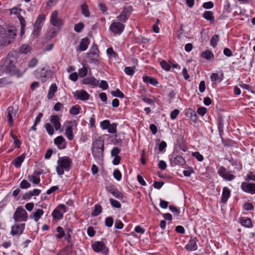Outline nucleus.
<instances>
[{
  "mask_svg": "<svg viewBox=\"0 0 255 255\" xmlns=\"http://www.w3.org/2000/svg\"><path fill=\"white\" fill-rule=\"evenodd\" d=\"M17 53L15 52H10L1 65L0 70L3 72L11 75L21 76L27 70L26 65L25 63L21 64L19 69H17L15 64L17 61Z\"/></svg>",
  "mask_w": 255,
  "mask_h": 255,
  "instance_id": "f257e3e1",
  "label": "nucleus"
},
{
  "mask_svg": "<svg viewBox=\"0 0 255 255\" xmlns=\"http://www.w3.org/2000/svg\"><path fill=\"white\" fill-rule=\"evenodd\" d=\"M104 140L101 137H99L93 142L92 153L95 159L98 161H102L104 156Z\"/></svg>",
  "mask_w": 255,
  "mask_h": 255,
  "instance_id": "f03ea898",
  "label": "nucleus"
},
{
  "mask_svg": "<svg viewBox=\"0 0 255 255\" xmlns=\"http://www.w3.org/2000/svg\"><path fill=\"white\" fill-rule=\"evenodd\" d=\"M16 35V30L14 27L8 28L7 30L0 27V43L7 45L13 41Z\"/></svg>",
  "mask_w": 255,
  "mask_h": 255,
  "instance_id": "7ed1b4c3",
  "label": "nucleus"
},
{
  "mask_svg": "<svg viewBox=\"0 0 255 255\" xmlns=\"http://www.w3.org/2000/svg\"><path fill=\"white\" fill-rule=\"evenodd\" d=\"M28 214L22 206L17 207L15 211L13 219L15 221L25 222L27 220Z\"/></svg>",
  "mask_w": 255,
  "mask_h": 255,
  "instance_id": "20e7f679",
  "label": "nucleus"
},
{
  "mask_svg": "<svg viewBox=\"0 0 255 255\" xmlns=\"http://www.w3.org/2000/svg\"><path fill=\"white\" fill-rule=\"evenodd\" d=\"M58 14V10L53 11L50 15V22L53 26L57 27L60 29L64 24V19L59 17Z\"/></svg>",
  "mask_w": 255,
  "mask_h": 255,
  "instance_id": "39448f33",
  "label": "nucleus"
},
{
  "mask_svg": "<svg viewBox=\"0 0 255 255\" xmlns=\"http://www.w3.org/2000/svg\"><path fill=\"white\" fill-rule=\"evenodd\" d=\"M217 173L220 176L226 181H232L236 177V176L232 173V171H228L223 166H221L219 167Z\"/></svg>",
  "mask_w": 255,
  "mask_h": 255,
  "instance_id": "423d86ee",
  "label": "nucleus"
},
{
  "mask_svg": "<svg viewBox=\"0 0 255 255\" xmlns=\"http://www.w3.org/2000/svg\"><path fill=\"white\" fill-rule=\"evenodd\" d=\"M132 11V7L130 5L125 7L119 15L117 17V19L123 23L127 22Z\"/></svg>",
  "mask_w": 255,
  "mask_h": 255,
  "instance_id": "0eeeda50",
  "label": "nucleus"
},
{
  "mask_svg": "<svg viewBox=\"0 0 255 255\" xmlns=\"http://www.w3.org/2000/svg\"><path fill=\"white\" fill-rule=\"evenodd\" d=\"M16 110L13 107H8L5 113V117L10 127L13 126L14 119L16 115Z\"/></svg>",
  "mask_w": 255,
  "mask_h": 255,
  "instance_id": "6e6552de",
  "label": "nucleus"
},
{
  "mask_svg": "<svg viewBox=\"0 0 255 255\" xmlns=\"http://www.w3.org/2000/svg\"><path fill=\"white\" fill-rule=\"evenodd\" d=\"M99 57V51L98 47L93 45L87 53V58L96 64H99L98 58Z\"/></svg>",
  "mask_w": 255,
  "mask_h": 255,
  "instance_id": "1a4fd4ad",
  "label": "nucleus"
},
{
  "mask_svg": "<svg viewBox=\"0 0 255 255\" xmlns=\"http://www.w3.org/2000/svg\"><path fill=\"white\" fill-rule=\"evenodd\" d=\"M57 164L58 165L64 168L66 171H68L70 169L72 161L69 157L63 156L59 158Z\"/></svg>",
  "mask_w": 255,
  "mask_h": 255,
  "instance_id": "9d476101",
  "label": "nucleus"
},
{
  "mask_svg": "<svg viewBox=\"0 0 255 255\" xmlns=\"http://www.w3.org/2000/svg\"><path fill=\"white\" fill-rule=\"evenodd\" d=\"M92 249L97 253L102 252L105 255L109 254V249L102 242H96L92 245Z\"/></svg>",
  "mask_w": 255,
  "mask_h": 255,
  "instance_id": "9b49d317",
  "label": "nucleus"
},
{
  "mask_svg": "<svg viewBox=\"0 0 255 255\" xmlns=\"http://www.w3.org/2000/svg\"><path fill=\"white\" fill-rule=\"evenodd\" d=\"M125 25L121 22L114 21L112 23L110 26V29L114 34L120 35L124 31Z\"/></svg>",
  "mask_w": 255,
  "mask_h": 255,
  "instance_id": "f8f14e48",
  "label": "nucleus"
},
{
  "mask_svg": "<svg viewBox=\"0 0 255 255\" xmlns=\"http://www.w3.org/2000/svg\"><path fill=\"white\" fill-rule=\"evenodd\" d=\"M249 182H243L242 183L241 188L246 192L251 194H255V183H248Z\"/></svg>",
  "mask_w": 255,
  "mask_h": 255,
  "instance_id": "ddd939ff",
  "label": "nucleus"
},
{
  "mask_svg": "<svg viewBox=\"0 0 255 255\" xmlns=\"http://www.w3.org/2000/svg\"><path fill=\"white\" fill-rule=\"evenodd\" d=\"M108 192L112 194L115 197L119 199H123L124 197L123 194L117 189L114 187L113 185H109L106 187Z\"/></svg>",
  "mask_w": 255,
  "mask_h": 255,
  "instance_id": "4468645a",
  "label": "nucleus"
},
{
  "mask_svg": "<svg viewBox=\"0 0 255 255\" xmlns=\"http://www.w3.org/2000/svg\"><path fill=\"white\" fill-rule=\"evenodd\" d=\"M197 239L196 237L191 238L188 244L186 245L185 248L188 252L195 251L197 250Z\"/></svg>",
  "mask_w": 255,
  "mask_h": 255,
  "instance_id": "2eb2a0df",
  "label": "nucleus"
},
{
  "mask_svg": "<svg viewBox=\"0 0 255 255\" xmlns=\"http://www.w3.org/2000/svg\"><path fill=\"white\" fill-rule=\"evenodd\" d=\"M74 97L76 99L82 101L87 100L89 99V95L85 90L76 91L74 94Z\"/></svg>",
  "mask_w": 255,
  "mask_h": 255,
  "instance_id": "dca6fc26",
  "label": "nucleus"
},
{
  "mask_svg": "<svg viewBox=\"0 0 255 255\" xmlns=\"http://www.w3.org/2000/svg\"><path fill=\"white\" fill-rule=\"evenodd\" d=\"M25 227V224H22L20 225L15 224L11 227V234L13 236L16 235H20L23 231Z\"/></svg>",
  "mask_w": 255,
  "mask_h": 255,
  "instance_id": "f3484780",
  "label": "nucleus"
},
{
  "mask_svg": "<svg viewBox=\"0 0 255 255\" xmlns=\"http://www.w3.org/2000/svg\"><path fill=\"white\" fill-rule=\"evenodd\" d=\"M54 143L60 149H63L66 147V141L62 136H58L54 139Z\"/></svg>",
  "mask_w": 255,
  "mask_h": 255,
  "instance_id": "a211bd4d",
  "label": "nucleus"
},
{
  "mask_svg": "<svg viewBox=\"0 0 255 255\" xmlns=\"http://www.w3.org/2000/svg\"><path fill=\"white\" fill-rule=\"evenodd\" d=\"M50 123L54 126L56 130H60L61 125L60 123V118L57 115H51L50 117Z\"/></svg>",
  "mask_w": 255,
  "mask_h": 255,
  "instance_id": "6ab92c4d",
  "label": "nucleus"
},
{
  "mask_svg": "<svg viewBox=\"0 0 255 255\" xmlns=\"http://www.w3.org/2000/svg\"><path fill=\"white\" fill-rule=\"evenodd\" d=\"M44 211L40 209H36L34 212H33L29 216V218L33 219L35 222H37L41 217L43 215Z\"/></svg>",
  "mask_w": 255,
  "mask_h": 255,
  "instance_id": "aec40b11",
  "label": "nucleus"
},
{
  "mask_svg": "<svg viewBox=\"0 0 255 255\" xmlns=\"http://www.w3.org/2000/svg\"><path fill=\"white\" fill-rule=\"evenodd\" d=\"M83 83L96 87L99 85V82L94 77H90L84 78L83 80Z\"/></svg>",
  "mask_w": 255,
  "mask_h": 255,
  "instance_id": "412c9836",
  "label": "nucleus"
},
{
  "mask_svg": "<svg viewBox=\"0 0 255 255\" xmlns=\"http://www.w3.org/2000/svg\"><path fill=\"white\" fill-rule=\"evenodd\" d=\"M89 43L90 41L88 38L87 37L82 38L80 42L79 46L78 48L77 49V50H79L80 51H85L87 49Z\"/></svg>",
  "mask_w": 255,
  "mask_h": 255,
  "instance_id": "4be33fe9",
  "label": "nucleus"
},
{
  "mask_svg": "<svg viewBox=\"0 0 255 255\" xmlns=\"http://www.w3.org/2000/svg\"><path fill=\"white\" fill-rule=\"evenodd\" d=\"M230 190L227 187H224L223 189L221 202L223 203H226L228 199L230 196Z\"/></svg>",
  "mask_w": 255,
  "mask_h": 255,
  "instance_id": "5701e85b",
  "label": "nucleus"
},
{
  "mask_svg": "<svg viewBox=\"0 0 255 255\" xmlns=\"http://www.w3.org/2000/svg\"><path fill=\"white\" fill-rule=\"evenodd\" d=\"M201 56L208 61H213L214 59V55L209 50H206L202 52Z\"/></svg>",
  "mask_w": 255,
  "mask_h": 255,
  "instance_id": "b1692460",
  "label": "nucleus"
},
{
  "mask_svg": "<svg viewBox=\"0 0 255 255\" xmlns=\"http://www.w3.org/2000/svg\"><path fill=\"white\" fill-rule=\"evenodd\" d=\"M224 78V74L223 73H214L211 75V81L213 82H220L222 81Z\"/></svg>",
  "mask_w": 255,
  "mask_h": 255,
  "instance_id": "393cba45",
  "label": "nucleus"
},
{
  "mask_svg": "<svg viewBox=\"0 0 255 255\" xmlns=\"http://www.w3.org/2000/svg\"><path fill=\"white\" fill-rule=\"evenodd\" d=\"M186 116L189 117L190 120L195 123L197 122V115L196 112L192 109H189L186 112Z\"/></svg>",
  "mask_w": 255,
  "mask_h": 255,
  "instance_id": "a878e982",
  "label": "nucleus"
},
{
  "mask_svg": "<svg viewBox=\"0 0 255 255\" xmlns=\"http://www.w3.org/2000/svg\"><path fill=\"white\" fill-rule=\"evenodd\" d=\"M183 166L185 164V159L180 155H178L174 157L173 160L171 162V165Z\"/></svg>",
  "mask_w": 255,
  "mask_h": 255,
  "instance_id": "bb28decb",
  "label": "nucleus"
},
{
  "mask_svg": "<svg viewBox=\"0 0 255 255\" xmlns=\"http://www.w3.org/2000/svg\"><path fill=\"white\" fill-rule=\"evenodd\" d=\"M57 90V87L55 83H53L50 87L49 90L47 94V98L51 99L54 97L55 93Z\"/></svg>",
  "mask_w": 255,
  "mask_h": 255,
  "instance_id": "cd10ccee",
  "label": "nucleus"
},
{
  "mask_svg": "<svg viewBox=\"0 0 255 255\" xmlns=\"http://www.w3.org/2000/svg\"><path fill=\"white\" fill-rule=\"evenodd\" d=\"M241 225L246 228H251L253 226L252 222L250 218L243 217L241 218Z\"/></svg>",
  "mask_w": 255,
  "mask_h": 255,
  "instance_id": "c85d7f7f",
  "label": "nucleus"
},
{
  "mask_svg": "<svg viewBox=\"0 0 255 255\" xmlns=\"http://www.w3.org/2000/svg\"><path fill=\"white\" fill-rule=\"evenodd\" d=\"M143 81L146 83H149L151 85L155 86L158 84L157 80L153 78L148 76H143Z\"/></svg>",
  "mask_w": 255,
  "mask_h": 255,
  "instance_id": "c756f323",
  "label": "nucleus"
},
{
  "mask_svg": "<svg viewBox=\"0 0 255 255\" xmlns=\"http://www.w3.org/2000/svg\"><path fill=\"white\" fill-rule=\"evenodd\" d=\"M25 154H22L21 155L18 156L13 161V164L15 167L19 168L20 167L21 163L23 161L25 158Z\"/></svg>",
  "mask_w": 255,
  "mask_h": 255,
  "instance_id": "7c9ffc66",
  "label": "nucleus"
},
{
  "mask_svg": "<svg viewBox=\"0 0 255 255\" xmlns=\"http://www.w3.org/2000/svg\"><path fill=\"white\" fill-rule=\"evenodd\" d=\"M65 135L67 138L72 140L74 138V135L73 133V127L72 126H67L65 130Z\"/></svg>",
  "mask_w": 255,
  "mask_h": 255,
  "instance_id": "2f4dec72",
  "label": "nucleus"
},
{
  "mask_svg": "<svg viewBox=\"0 0 255 255\" xmlns=\"http://www.w3.org/2000/svg\"><path fill=\"white\" fill-rule=\"evenodd\" d=\"M47 73V71H45L43 69H41L40 71V74L38 77V79L40 80L43 83L46 82L48 79Z\"/></svg>",
  "mask_w": 255,
  "mask_h": 255,
  "instance_id": "473e14b6",
  "label": "nucleus"
},
{
  "mask_svg": "<svg viewBox=\"0 0 255 255\" xmlns=\"http://www.w3.org/2000/svg\"><path fill=\"white\" fill-rule=\"evenodd\" d=\"M203 17L207 20L211 21L214 20V17L213 16V13L211 11H205L203 14Z\"/></svg>",
  "mask_w": 255,
  "mask_h": 255,
  "instance_id": "72a5a7b5",
  "label": "nucleus"
},
{
  "mask_svg": "<svg viewBox=\"0 0 255 255\" xmlns=\"http://www.w3.org/2000/svg\"><path fill=\"white\" fill-rule=\"evenodd\" d=\"M102 206L100 205L96 204L94 211L91 213V216L93 217L98 216L102 212Z\"/></svg>",
  "mask_w": 255,
  "mask_h": 255,
  "instance_id": "f704fd0d",
  "label": "nucleus"
},
{
  "mask_svg": "<svg viewBox=\"0 0 255 255\" xmlns=\"http://www.w3.org/2000/svg\"><path fill=\"white\" fill-rule=\"evenodd\" d=\"M54 219L61 220L63 218V214L57 209H54L52 213Z\"/></svg>",
  "mask_w": 255,
  "mask_h": 255,
  "instance_id": "c9c22d12",
  "label": "nucleus"
},
{
  "mask_svg": "<svg viewBox=\"0 0 255 255\" xmlns=\"http://www.w3.org/2000/svg\"><path fill=\"white\" fill-rule=\"evenodd\" d=\"M219 39V36L218 34L214 35L210 40V45L215 47L217 46V43Z\"/></svg>",
  "mask_w": 255,
  "mask_h": 255,
  "instance_id": "e433bc0d",
  "label": "nucleus"
},
{
  "mask_svg": "<svg viewBox=\"0 0 255 255\" xmlns=\"http://www.w3.org/2000/svg\"><path fill=\"white\" fill-rule=\"evenodd\" d=\"M30 51V47L29 46L27 45H21L19 49V52L20 53L27 54Z\"/></svg>",
  "mask_w": 255,
  "mask_h": 255,
  "instance_id": "4c0bfd02",
  "label": "nucleus"
},
{
  "mask_svg": "<svg viewBox=\"0 0 255 255\" xmlns=\"http://www.w3.org/2000/svg\"><path fill=\"white\" fill-rule=\"evenodd\" d=\"M56 231L58 233V234L56 235L57 239H60L65 236V232L62 227L58 226L56 228Z\"/></svg>",
  "mask_w": 255,
  "mask_h": 255,
  "instance_id": "58836bf2",
  "label": "nucleus"
},
{
  "mask_svg": "<svg viewBox=\"0 0 255 255\" xmlns=\"http://www.w3.org/2000/svg\"><path fill=\"white\" fill-rule=\"evenodd\" d=\"M18 19L21 24V34L22 35L24 33V29L26 26V22L24 18L21 15L18 16Z\"/></svg>",
  "mask_w": 255,
  "mask_h": 255,
  "instance_id": "ea45409f",
  "label": "nucleus"
},
{
  "mask_svg": "<svg viewBox=\"0 0 255 255\" xmlns=\"http://www.w3.org/2000/svg\"><path fill=\"white\" fill-rule=\"evenodd\" d=\"M28 179L35 184H39L40 182V178L35 176V175H28Z\"/></svg>",
  "mask_w": 255,
  "mask_h": 255,
  "instance_id": "a19ab883",
  "label": "nucleus"
},
{
  "mask_svg": "<svg viewBox=\"0 0 255 255\" xmlns=\"http://www.w3.org/2000/svg\"><path fill=\"white\" fill-rule=\"evenodd\" d=\"M81 10L82 14H84L86 17H88L90 15L88 7L85 3L82 4Z\"/></svg>",
  "mask_w": 255,
  "mask_h": 255,
  "instance_id": "79ce46f5",
  "label": "nucleus"
},
{
  "mask_svg": "<svg viewBox=\"0 0 255 255\" xmlns=\"http://www.w3.org/2000/svg\"><path fill=\"white\" fill-rule=\"evenodd\" d=\"M245 181L246 182H249L250 181H255V174L252 171L249 172L245 178Z\"/></svg>",
  "mask_w": 255,
  "mask_h": 255,
  "instance_id": "37998d69",
  "label": "nucleus"
},
{
  "mask_svg": "<svg viewBox=\"0 0 255 255\" xmlns=\"http://www.w3.org/2000/svg\"><path fill=\"white\" fill-rule=\"evenodd\" d=\"M79 110L80 107L79 106H72L69 110V113L72 115H77L80 113Z\"/></svg>",
  "mask_w": 255,
  "mask_h": 255,
  "instance_id": "c03bdc74",
  "label": "nucleus"
},
{
  "mask_svg": "<svg viewBox=\"0 0 255 255\" xmlns=\"http://www.w3.org/2000/svg\"><path fill=\"white\" fill-rule=\"evenodd\" d=\"M111 93L114 97L120 98H123L124 97V94L119 89H117L116 91H111Z\"/></svg>",
  "mask_w": 255,
  "mask_h": 255,
  "instance_id": "a18cd8bd",
  "label": "nucleus"
},
{
  "mask_svg": "<svg viewBox=\"0 0 255 255\" xmlns=\"http://www.w3.org/2000/svg\"><path fill=\"white\" fill-rule=\"evenodd\" d=\"M42 24L37 23L36 22H35L34 24V30L33 31V33L34 34H38V32L40 30L41 27H42Z\"/></svg>",
  "mask_w": 255,
  "mask_h": 255,
  "instance_id": "49530a36",
  "label": "nucleus"
},
{
  "mask_svg": "<svg viewBox=\"0 0 255 255\" xmlns=\"http://www.w3.org/2000/svg\"><path fill=\"white\" fill-rule=\"evenodd\" d=\"M117 124L116 123L110 124V126L107 129L108 132L111 133H115L117 132Z\"/></svg>",
  "mask_w": 255,
  "mask_h": 255,
  "instance_id": "de8ad7c7",
  "label": "nucleus"
},
{
  "mask_svg": "<svg viewBox=\"0 0 255 255\" xmlns=\"http://www.w3.org/2000/svg\"><path fill=\"white\" fill-rule=\"evenodd\" d=\"M45 128L49 135H52L54 134V130L51 124L49 123H46L45 125Z\"/></svg>",
  "mask_w": 255,
  "mask_h": 255,
  "instance_id": "09e8293b",
  "label": "nucleus"
},
{
  "mask_svg": "<svg viewBox=\"0 0 255 255\" xmlns=\"http://www.w3.org/2000/svg\"><path fill=\"white\" fill-rule=\"evenodd\" d=\"M110 202L112 207L114 208H120L121 207V203L118 201L113 198H111L110 199Z\"/></svg>",
  "mask_w": 255,
  "mask_h": 255,
  "instance_id": "8fccbe9b",
  "label": "nucleus"
},
{
  "mask_svg": "<svg viewBox=\"0 0 255 255\" xmlns=\"http://www.w3.org/2000/svg\"><path fill=\"white\" fill-rule=\"evenodd\" d=\"M114 223L113 218L112 217H108L105 219V224L107 227H111Z\"/></svg>",
  "mask_w": 255,
  "mask_h": 255,
  "instance_id": "3c124183",
  "label": "nucleus"
},
{
  "mask_svg": "<svg viewBox=\"0 0 255 255\" xmlns=\"http://www.w3.org/2000/svg\"><path fill=\"white\" fill-rule=\"evenodd\" d=\"M71 249H69L68 247L65 248L63 250L61 251L58 255H70L71 254Z\"/></svg>",
  "mask_w": 255,
  "mask_h": 255,
  "instance_id": "603ef678",
  "label": "nucleus"
},
{
  "mask_svg": "<svg viewBox=\"0 0 255 255\" xmlns=\"http://www.w3.org/2000/svg\"><path fill=\"white\" fill-rule=\"evenodd\" d=\"M88 73L87 68L85 67H83L80 69L79 70V75L80 77L83 78L85 77Z\"/></svg>",
  "mask_w": 255,
  "mask_h": 255,
  "instance_id": "864d4df0",
  "label": "nucleus"
},
{
  "mask_svg": "<svg viewBox=\"0 0 255 255\" xmlns=\"http://www.w3.org/2000/svg\"><path fill=\"white\" fill-rule=\"evenodd\" d=\"M30 184L26 180H23L20 184V187L22 189H27L30 187Z\"/></svg>",
  "mask_w": 255,
  "mask_h": 255,
  "instance_id": "5fc2aeb1",
  "label": "nucleus"
},
{
  "mask_svg": "<svg viewBox=\"0 0 255 255\" xmlns=\"http://www.w3.org/2000/svg\"><path fill=\"white\" fill-rule=\"evenodd\" d=\"M107 53L109 57L116 58L117 54L114 51L112 48H109L107 49Z\"/></svg>",
  "mask_w": 255,
  "mask_h": 255,
  "instance_id": "6e6d98bb",
  "label": "nucleus"
},
{
  "mask_svg": "<svg viewBox=\"0 0 255 255\" xmlns=\"http://www.w3.org/2000/svg\"><path fill=\"white\" fill-rule=\"evenodd\" d=\"M113 176L114 178L118 181L121 180L122 174L119 170L115 169L113 173Z\"/></svg>",
  "mask_w": 255,
  "mask_h": 255,
  "instance_id": "4d7b16f0",
  "label": "nucleus"
},
{
  "mask_svg": "<svg viewBox=\"0 0 255 255\" xmlns=\"http://www.w3.org/2000/svg\"><path fill=\"white\" fill-rule=\"evenodd\" d=\"M192 156L196 158V159L199 161H202L204 159V157L202 155H201L199 152L196 151L192 153Z\"/></svg>",
  "mask_w": 255,
  "mask_h": 255,
  "instance_id": "13d9d810",
  "label": "nucleus"
},
{
  "mask_svg": "<svg viewBox=\"0 0 255 255\" xmlns=\"http://www.w3.org/2000/svg\"><path fill=\"white\" fill-rule=\"evenodd\" d=\"M160 65L165 70L169 71L170 69V65L165 60H162L160 62Z\"/></svg>",
  "mask_w": 255,
  "mask_h": 255,
  "instance_id": "bf43d9fd",
  "label": "nucleus"
},
{
  "mask_svg": "<svg viewBox=\"0 0 255 255\" xmlns=\"http://www.w3.org/2000/svg\"><path fill=\"white\" fill-rule=\"evenodd\" d=\"M84 24L82 22L76 24L74 26V30L77 32H80L84 28Z\"/></svg>",
  "mask_w": 255,
  "mask_h": 255,
  "instance_id": "052dcab7",
  "label": "nucleus"
},
{
  "mask_svg": "<svg viewBox=\"0 0 255 255\" xmlns=\"http://www.w3.org/2000/svg\"><path fill=\"white\" fill-rule=\"evenodd\" d=\"M37 62V59L35 58H33L29 62L27 66L30 68H33L36 65Z\"/></svg>",
  "mask_w": 255,
  "mask_h": 255,
  "instance_id": "680f3d73",
  "label": "nucleus"
},
{
  "mask_svg": "<svg viewBox=\"0 0 255 255\" xmlns=\"http://www.w3.org/2000/svg\"><path fill=\"white\" fill-rule=\"evenodd\" d=\"M110 126V123L109 120H106L101 123V127L104 129H108Z\"/></svg>",
  "mask_w": 255,
  "mask_h": 255,
  "instance_id": "e2e57ef3",
  "label": "nucleus"
},
{
  "mask_svg": "<svg viewBox=\"0 0 255 255\" xmlns=\"http://www.w3.org/2000/svg\"><path fill=\"white\" fill-rule=\"evenodd\" d=\"M124 71L127 75L129 76L132 75L134 73L133 68L130 67H125Z\"/></svg>",
  "mask_w": 255,
  "mask_h": 255,
  "instance_id": "0e129e2a",
  "label": "nucleus"
},
{
  "mask_svg": "<svg viewBox=\"0 0 255 255\" xmlns=\"http://www.w3.org/2000/svg\"><path fill=\"white\" fill-rule=\"evenodd\" d=\"M202 6L205 9H210L213 7L214 3L212 1H208L204 2Z\"/></svg>",
  "mask_w": 255,
  "mask_h": 255,
  "instance_id": "69168bd1",
  "label": "nucleus"
},
{
  "mask_svg": "<svg viewBox=\"0 0 255 255\" xmlns=\"http://www.w3.org/2000/svg\"><path fill=\"white\" fill-rule=\"evenodd\" d=\"M179 114V110L178 109H175L172 111L170 113V118L172 120H174L176 118L177 116Z\"/></svg>",
  "mask_w": 255,
  "mask_h": 255,
  "instance_id": "338daca9",
  "label": "nucleus"
},
{
  "mask_svg": "<svg viewBox=\"0 0 255 255\" xmlns=\"http://www.w3.org/2000/svg\"><path fill=\"white\" fill-rule=\"evenodd\" d=\"M169 208L173 213L177 215H178L180 213V210L173 205H170Z\"/></svg>",
  "mask_w": 255,
  "mask_h": 255,
  "instance_id": "774afa93",
  "label": "nucleus"
}]
</instances>
